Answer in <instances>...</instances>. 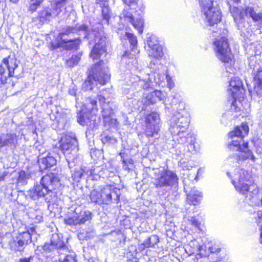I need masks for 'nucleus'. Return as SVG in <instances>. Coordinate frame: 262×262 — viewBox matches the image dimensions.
I'll list each match as a JSON object with an SVG mask.
<instances>
[{"mask_svg": "<svg viewBox=\"0 0 262 262\" xmlns=\"http://www.w3.org/2000/svg\"><path fill=\"white\" fill-rule=\"evenodd\" d=\"M76 209L69 212L67 217L64 219V223L69 226H77L79 225Z\"/></svg>", "mask_w": 262, "mask_h": 262, "instance_id": "31", "label": "nucleus"}, {"mask_svg": "<svg viewBox=\"0 0 262 262\" xmlns=\"http://www.w3.org/2000/svg\"><path fill=\"white\" fill-rule=\"evenodd\" d=\"M147 43L148 49L160 45L158 38L154 35H151L147 37Z\"/></svg>", "mask_w": 262, "mask_h": 262, "instance_id": "37", "label": "nucleus"}, {"mask_svg": "<svg viewBox=\"0 0 262 262\" xmlns=\"http://www.w3.org/2000/svg\"><path fill=\"white\" fill-rule=\"evenodd\" d=\"M151 74H156V78L157 80H158L159 78H160V81L159 83H155L156 84L160 85L161 82L163 80L164 75H160L159 73H155H155H151Z\"/></svg>", "mask_w": 262, "mask_h": 262, "instance_id": "51", "label": "nucleus"}, {"mask_svg": "<svg viewBox=\"0 0 262 262\" xmlns=\"http://www.w3.org/2000/svg\"><path fill=\"white\" fill-rule=\"evenodd\" d=\"M185 134L181 135L174 138L176 140L178 143L183 144L186 143H188V150L189 152L196 151L198 147L195 146L196 137L194 134L189 133L187 134V136Z\"/></svg>", "mask_w": 262, "mask_h": 262, "instance_id": "21", "label": "nucleus"}, {"mask_svg": "<svg viewBox=\"0 0 262 262\" xmlns=\"http://www.w3.org/2000/svg\"><path fill=\"white\" fill-rule=\"evenodd\" d=\"M249 66L252 70V73L254 76V91L259 97L262 96V68L256 61L255 58L252 57L249 60Z\"/></svg>", "mask_w": 262, "mask_h": 262, "instance_id": "15", "label": "nucleus"}, {"mask_svg": "<svg viewBox=\"0 0 262 262\" xmlns=\"http://www.w3.org/2000/svg\"><path fill=\"white\" fill-rule=\"evenodd\" d=\"M18 65L16 60L13 58H4L0 64V80L2 83L7 82V78L12 76L17 77Z\"/></svg>", "mask_w": 262, "mask_h": 262, "instance_id": "10", "label": "nucleus"}, {"mask_svg": "<svg viewBox=\"0 0 262 262\" xmlns=\"http://www.w3.org/2000/svg\"><path fill=\"white\" fill-rule=\"evenodd\" d=\"M48 203H49L50 204H53V202H51L50 201H48Z\"/></svg>", "mask_w": 262, "mask_h": 262, "instance_id": "60", "label": "nucleus"}, {"mask_svg": "<svg viewBox=\"0 0 262 262\" xmlns=\"http://www.w3.org/2000/svg\"><path fill=\"white\" fill-rule=\"evenodd\" d=\"M61 150L66 157L70 168L72 163H75L77 159L78 151L77 140L74 134L66 135L60 141Z\"/></svg>", "mask_w": 262, "mask_h": 262, "instance_id": "5", "label": "nucleus"}, {"mask_svg": "<svg viewBox=\"0 0 262 262\" xmlns=\"http://www.w3.org/2000/svg\"><path fill=\"white\" fill-rule=\"evenodd\" d=\"M246 12L249 14V17H250L255 23H257L258 26L260 28L262 27V12L257 13L254 11L253 8L247 7Z\"/></svg>", "mask_w": 262, "mask_h": 262, "instance_id": "30", "label": "nucleus"}, {"mask_svg": "<svg viewBox=\"0 0 262 262\" xmlns=\"http://www.w3.org/2000/svg\"><path fill=\"white\" fill-rule=\"evenodd\" d=\"M160 177L163 180H177L178 178L176 173L169 170H164L161 172Z\"/></svg>", "mask_w": 262, "mask_h": 262, "instance_id": "35", "label": "nucleus"}, {"mask_svg": "<svg viewBox=\"0 0 262 262\" xmlns=\"http://www.w3.org/2000/svg\"><path fill=\"white\" fill-rule=\"evenodd\" d=\"M160 78L157 80L155 74H146L142 78L141 76L134 75L130 78L133 85L136 89L146 90L154 86V83H159Z\"/></svg>", "mask_w": 262, "mask_h": 262, "instance_id": "13", "label": "nucleus"}, {"mask_svg": "<svg viewBox=\"0 0 262 262\" xmlns=\"http://www.w3.org/2000/svg\"><path fill=\"white\" fill-rule=\"evenodd\" d=\"M120 18L126 23H130L140 34L142 33L144 20L141 16L136 18L135 20L132 13L128 10L124 9L120 15Z\"/></svg>", "mask_w": 262, "mask_h": 262, "instance_id": "17", "label": "nucleus"}, {"mask_svg": "<svg viewBox=\"0 0 262 262\" xmlns=\"http://www.w3.org/2000/svg\"><path fill=\"white\" fill-rule=\"evenodd\" d=\"M97 101L95 100H90V103L87 104L89 112H85L82 109L78 114L77 121L82 125H95L96 116L92 115L95 114V110L97 111Z\"/></svg>", "mask_w": 262, "mask_h": 262, "instance_id": "12", "label": "nucleus"}, {"mask_svg": "<svg viewBox=\"0 0 262 262\" xmlns=\"http://www.w3.org/2000/svg\"><path fill=\"white\" fill-rule=\"evenodd\" d=\"M125 37L128 40L133 48L135 47L137 45V39L133 34L125 32Z\"/></svg>", "mask_w": 262, "mask_h": 262, "instance_id": "40", "label": "nucleus"}, {"mask_svg": "<svg viewBox=\"0 0 262 262\" xmlns=\"http://www.w3.org/2000/svg\"><path fill=\"white\" fill-rule=\"evenodd\" d=\"M31 257L21 258L19 259V262H31Z\"/></svg>", "mask_w": 262, "mask_h": 262, "instance_id": "55", "label": "nucleus"}, {"mask_svg": "<svg viewBox=\"0 0 262 262\" xmlns=\"http://www.w3.org/2000/svg\"><path fill=\"white\" fill-rule=\"evenodd\" d=\"M249 132V127L246 123H243L241 126H236L234 130L230 132L229 134V137L232 139L231 142L228 143V148L230 150L240 151L244 152L246 155L243 156L245 159H249L254 161L255 157L252 152L248 149V142H243L241 145V142L243 138L248 134Z\"/></svg>", "mask_w": 262, "mask_h": 262, "instance_id": "2", "label": "nucleus"}, {"mask_svg": "<svg viewBox=\"0 0 262 262\" xmlns=\"http://www.w3.org/2000/svg\"><path fill=\"white\" fill-rule=\"evenodd\" d=\"M260 235H259V242L261 244H262V226L261 227L260 229Z\"/></svg>", "mask_w": 262, "mask_h": 262, "instance_id": "56", "label": "nucleus"}, {"mask_svg": "<svg viewBox=\"0 0 262 262\" xmlns=\"http://www.w3.org/2000/svg\"><path fill=\"white\" fill-rule=\"evenodd\" d=\"M10 2H11L13 3L16 4L17 3H18L19 0H10Z\"/></svg>", "mask_w": 262, "mask_h": 262, "instance_id": "57", "label": "nucleus"}, {"mask_svg": "<svg viewBox=\"0 0 262 262\" xmlns=\"http://www.w3.org/2000/svg\"><path fill=\"white\" fill-rule=\"evenodd\" d=\"M189 118L188 114L184 111H176L170 120L169 130L175 138L183 135L188 129Z\"/></svg>", "mask_w": 262, "mask_h": 262, "instance_id": "6", "label": "nucleus"}, {"mask_svg": "<svg viewBox=\"0 0 262 262\" xmlns=\"http://www.w3.org/2000/svg\"><path fill=\"white\" fill-rule=\"evenodd\" d=\"M201 12L209 25L217 24L221 20V13L213 0H199Z\"/></svg>", "mask_w": 262, "mask_h": 262, "instance_id": "7", "label": "nucleus"}, {"mask_svg": "<svg viewBox=\"0 0 262 262\" xmlns=\"http://www.w3.org/2000/svg\"><path fill=\"white\" fill-rule=\"evenodd\" d=\"M166 79L167 82V86L170 89H172L174 86V83L172 81V80H171L170 77L169 75H166Z\"/></svg>", "mask_w": 262, "mask_h": 262, "instance_id": "50", "label": "nucleus"}, {"mask_svg": "<svg viewBox=\"0 0 262 262\" xmlns=\"http://www.w3.org/2000/svg\"><path fill=\"white\" fill-rule=\"evenodd\" d=\"M101 137V141L103 144H114L117 142V140L111 136L104 134Z\"/></svg>", "mask_w": 262, "mask_h": 262, "instance_id": "39", "label": "nucleus"}, {"mask_svg": "<svg viewBox=\"0 0 262 262\" xmlns=\"http://www.w3.org/2000/svg\"><path fill=\"white\" fill-rule=\"evenodd\" d=\"M213 45L217 58L222 62L231 65L233 55L228 39L225 37L217 38L214 41Z\"/></svg>", "mask_w": 262, "mask_h": 262, "instance_id": "8", "label": "nucleus"}, {"mask_svg": "<svg viewBox=\"0 0 262 262\" xmlns=\"http://www.w3.org/2000/svg\"><path fill=\"white\" fill-rule=\"evenodd\" d=\"M227 32V31L226 30H224L223 31V32H224V33H226Z\"/></svg>", "mask_w": 262, "mask_h": 262, "instance_id": "61", "label": "nucleus"}, {"mask_svg": "<svg viewBox=\"0 0 262 262\" xmlns=\"http://www.w3.org/2000/svg\"><path fill=\"white\" fill-rule=\"evenodd\" d=\"M50 181L48 185H46L43 181H40L36 183L33 188L29 191V196L33 200H37L39 198L44 196L46 194L52 191V188L50 186L53 185V182Z\"/></svg>", "mask_w": 262, "mask_h": 262, "instance_id": "20", "label": "nucleus"}, {"mask_svg": "<svg viewBox=\"0 0 262 262\" xmlns=\"http://www.w3.org/2000/svg\"><path fill=\"white\" fill-rule=\"evenodd\" d=\"M234 2H235V3H238L240 0H232Z\"/></svg>", "mask_w": 262, "mask_h": 262, "instance_id": "59", "label": "nucleus"}, {"mask_svg": "<svg viewBox=\"0 0 262 262\" xmlns=\"http://www.w3.org/2000/svg\"><path fill=\"white\" fill-rule=\"evenodd\" d=\"M110 79L107 67L102 60L95 64L90 70L88 79L82 84L84 91L92 90L98 82L101 85L105 84Z\"/></svg>", "mask_w": 262, "mask_h": 262, "instance_id": "4", "label": "nucleus"}, {"mask_svg": "<svg viewBox=\"0 0 262 262\" xmlns=\"http://www.w3.org/2000/svg\"><path fill=\"white\" fill-rule=\"evenodd\" d=\"M230 10L238 29L244 31L246 29V26H248V24H246L244 20L245 16H249V14L246 12L247 7L244 9L236 7L231 8L230 6Z\"/></svg>", "mask_w": 262, "mask_h": 262, "instance_id": "18", "label": "nucleus"}, {"mask_svg": "<svg viewBox=\"0 0 262 262\" xmlns=\"http://www.w3.org/2000/svg\"><path fill=\"white\" fill-rule=\"evenodd\" d=\"M159 123L160 117L158 114L152 113L147 116L146 130L147 136L154 137L155 135L158 134L160 130Z\"/></svg>", "mask_w": 262, "mask_h": 262, "instance_id": "19", "label": "nucleus"}, {"mask_svg": "<svg viewBox=\"0 0 262 262\" xmlns=\"http://www.w3.org/2000/svg\"><path fill=\"white\" fill-rule=\"evenodd\" d=\"M60 178L59 177L57 174L51 172L43 176L41 180H60Z\"/></svg>", "mask_w": 262, "mask_h": 262, "instance_id": "42", "label": "nucleus"}, {"mask_svg": "<svg viewBox=\"0 0 262 262\" xmlns=\"http://www.w3.org/2000/svg\"><path fill=\"white\" fill-rule=\"evenodd\" d=\"M257 224L262 223V212L260 213H258L257 218L256 219Z\"/></svg>", "mask_w": 262, "mask_h": 262, "instance_id": "54", "label": "nucleus"}, {"mask_svg": "<svg viewBox=\"0 0 262 262\" xmlns=\"http://www.w3.org/2000/svg\"><path fill=\"white\" fill-rule=\"evenodd\" d=\"M102 116L104 118V122H107L110 120V117L113 114V110L109 107H102Z\"/></svg>", "mask_w": 262, "mask_h": 262, "instance_id": "38", "label": "nucleus"}, {"mask_svg": "<svg viewBox=\"0 0 262 262\" xmlns=\"http://www.w3.org/2000/svg\"><path fill=\"white\" fill-rule=\"evenodd\" d=\"M91 170H86L85 168L74 169L72 171V177L73 180L77 179H86V180H94V178L92 175Z\"/></svg>", "mask_w": 262, "mask_h": 262, "instance_id": "25", "label": "nucleus"}, {"mask_svg": "<svg viewBox=\"0 0 262 262\" xmlns=\"http://www.w3.org/2000/svg\"><path fill=\"white\" fill-rule=\"evenodd\" d=\"M79 225L84 224L86 222L92 219V213L83 208L78 207L75 208Z\"/></svg>", "mask_w": 262, "mask_h": 262, "instance_id": "27", "label": "nucleus"}, {"mask_svg": "<svg viewBox=\"0 0 262 262\" xmlns=\"http://www.w3.org/2000/svg\"><path fill=\"white\" fill-rule=\"evenodd\" d=\"M76 90L75 88V86H73L70 88L69 93L70 95H71L76 96Z\"/></svg>", "mask_w": 262, "mask_h": 262, "instance_id": "52", "label": "nucleus"}, {"mask_svg": "<svg viewBox=\"0 0 262 262\" xmlns=\"http://www.w3.org/2000/svg\"><path fill=\"white\" fill-rule=\"evenodd\" d=\"M194 184L193 181H184V189L187 193L186 202L189 205L196 206L201 203L203 198L202 192L193 190Z\"/></svg>", "mask_w": 262, "mask_h": 262, "instance_id": "14", "label": "nucleus"}, {"mask_svg": "<svg viewBox=\"0 0 262 262\" xmlns=\"http://www.w3.org/2000/svg\"><path fill=\"white\" fill-rule=\"evenodd\" d=\"M81 58V55L77 54L72 57L67 61V66L69 67H73L77 65Z\"/></svg>", "mask_w": 262, "mask_h": 262, "instance_id": "36", "label": "nucleus"}, {"mask_svg": "<svg viewBox=\"0 0 262 262\" xmlns=\"http://www.w3.org/2000/svg\"><path fill=\"white\" fill-rule=\"evenodd\" d=\"M36 227L33 226L27 229V231L18 233L17 235L9 242V247L11 250L14 252H23L24 247L26 246L32 242L31 232H35Z\"/></svg>", "mask_w": 262, "mask_h": 262, "instance_id": "9", "label": "nucleus"}, {"mask_svg": "<svg viewBox=\"0 0 262 262\" xmlns=\"http://www.w3.org/2000/svg\"><path fill=\"white\" fill-rule=\"evenodd\" d=\"M227 174L228 175H229V172H227Z\"/></svg>", "mask_w": 262, "mask_h": 262, "instance_id": "63", "label": "nucleus"}, {"mask_svg": "<svg viewBox=\"0 0 262 262\" xmlns=\"http://www.w3.org/2000/svg\"><path fill=\"white\" fill-rule=\"evenodd\" d=\"M232 183L236 190L241 193H245L249 190V186L244 181H232Z\"/></svg>", "mask_w": 262, "mask_h": 262, "instance_id": "34", "label": "nucleus"}, {"mask_svg": "<svg viewBox=\"0 0 262 262\" xmlns=\"http://www.w3.org/2000/svg\"><path fill=\"white\" fill-rule=\"evenodd\" d=\"M25 172L24 171H21L19 173V178L17 180H23L24 179H28L25 177Z\"/></svg>", "mask_w": 262, "mask_h": 262, "instance_id": "53", "label": "nucleus"}, {"mask_svg": "<svg viewBox=\"0 0 262 262\" xmlns=\"http://www.w3.org/2000/svg\"><path fill=\"white\" fill-rule=\"evenodd\" d=\"M90 27L86 24L77 25L75 27H68L62 32L60 33L57 38V43H53L52 45L53 49L58 47H62L63 44L68 43L67 48L68 49H77L80 43V40L77 39H68L66 37L74 33H79L80 32H84L85 34V37L89 38L93 36L95 37L93 41L91 40L90 44L94 43L95 45L92 50L90 56L93 59H97L103 55H106V49L105 47V37L100 33L93 31L90 32Z\"/></svg>", "mask_w": 262, "mask_h": 262, "instance_id": "1", "label": "nucleus"}, {"mask_svg": "<svg viewBox=\"0 0 262 262\" xmlns=\"http://www.w3.org/2000/svg\"><path fill=\"white\" fill-rule=\"evenodd\" d=\"M68 0H60L51 4L50 7L43 8L39 13V20L42 23L50 21L57 16L62 11V9L67 4Z\"/></svg>", "mask_w": 262, "mask_h": 262, "instance_id": "11", "label": "nucleus"}, {"mask_svg": "<svg viewBox=\"0 0 262 262\" xmlns=\"http://www.w3.org/2000/svg\"><path fill=\"white\" fill-rule=\"evenodd\" d=\"M178 102L179 103V107H180V110L181 111L184 110V104L181 101L180 99V95L178 94H176L173 96V100L171 101V104L172 106L173 105H176Z\"/></svg>", "mask_w": 262, "mask_h": 262, "instance_id": "41", "label": "nucleus"}, {"mask_svg": "<svg viewBox=\"0 0 262 262\" xmlns=\"http://www.w3.org/2000/svg\"><path fill=\"white\" fill-rule=\"evenodd\" d=\"M228 90L234 99V102H232L233 105L236 100L241 101V99L243 98L245 90L239 77H234L231 79Z\"/></svg>", "mask_w": 262, "mask_h": 262, "instance_id": "16", "label": "nucleus"}, {"mask_svg": "<svg viewBox=\"0 0 262 262\" xmlns=\"http://www.w3.org/2000/svg\"><path fill=\"white\" fill-rule=\"evenodd\" d=\"M123 168L125 170H129L133 167V160L132 159H122Z\"/></svg>", "mask_w": 262, "mask_h": 262, "instance_id": "44", "label": "nucleus"}, {"mask_svg": "<svg viewBox=\"0 0 262 262\" xmlns=\"http://www.w3.org/2000/svg\"><path fill=\"white\" fill-rule=\"evenodd\" d=\"M51 242L56 250L61 249L63 250L67 248L65 242L58 234H54L52 235Z\"/></svg>", "mask_w": 262, "mask_h": 262, "instance_id": "29", "label": "nucleus"}, {"mask_svg": "<svg viewBox=\"0 0 262 262\" xmlns=\"http://www.w3.org/2000/svg\"><path fill=\"white\" fill-rule=\"evenodd\" d=\"M107 1L108 0H96V3L100 4V6L103 7L102 10L103 23L108 25L110 17Z\"/></svg>", "mask_w": 262, "mask_h": 262, "instance_id": "28", "label": "nucleus"}, {"mask_svg": "<svg viewBox=\"0 0 262 262\" xmlns=\"http://www.w3.org/2000/svg\"><path fill=\"white\" fill-rule=\"evenodd\" d=\"M123 3L131 9H135L137 8L138 0H122Z\"/></svg>", "mask_w": 262, "mask_h": 262, "instance_id": "45", "label": "nucleus"}, {"mask_svg": "<svg viewBox=\"0 0 262 262\" xmlns=\"http://www.w3.org/2000/svg\"><path fill=\"white\" fill-rule=\"evenodd\" d=\"M250 203L252 205H262V192L257 187L253 189L250 192L249 196H247Z\"/></svg>", "mask_w": 262, "mask_h": 262, "instance_id": "26", "label": "nucleus"}, {"mask_svg": "<svg viewBox=\"0 0 262 262\" xmlns=\"http://www.w3.org/2000/svg\"><path fill=\"white\" fill-rule=\"evenodd\" d=\"M17 145V137L14 134L0 135V148L8 147L14 148Z\"/></svg>", "mask_w": 262, "mask_h": 262, "instance_id": "22", "label": "nucleus"}, {"mask_svg": "<svg viewBox=\"0 0 262 262\" xmlns=\"http://www.w3.org/2000/svg\"><path fill=\"white\" fill-rule=\"evenodd\" d=\"M123 153H122V152H120V153L119 154V155L121 156V158H122V159L123 158Z\"/></svg>", "mask_w": 262, "mask_h": 262, "instance_id": "58", "label": "nucleus"}, {"mask_svg": "<svg viewBox=\"0 0 262 262\" xmlns=\"http://www.w3.org/2000/svg\"><path fill=\"white\" fill-rule=\"evenodd\" d=\"M176 108L178 109V107H176ZM175 108H173V110H174Z\"/></svg>", "mask_w": 262, "mask_h": 262, "instance_id": "62", "label": "nucleus"}, {"mask_svg": "<svg viewBox=\"0 0 262 262\" xmlns=\"http://www.w3.org/2000/svg\"><path fill=\"white\" fill-rule=\"evenodd\" d=\"M120 196V189L111 184L105 185L100 191L92 190L89 194L91 202L106 205L118 204Z\"/></svg>", "mask_w": 262, "mask_h": 262, "instance_id": "3", "label": "nucleus"}, {"mask_svg": "<svg viewBox=\"0 0 262 262\" xmlns=\"http://www.w3.org/2000/svg\"><path fill=\"white\" fill-rule=\"evenodd\" d=\"M40 155L38 162L39 166V169L41 171L47 169L49 167H51L56 164L57 161L56 159L50 153Z\"/></svg>", "mask_w": 262, "mask_h": 262, "instance_id": "23", "label": "nucleus"}, {"mask_svg": "<svg viewBox=\"0 0 262 262\" xmlns=\"http://www.w3.org/2000/svg\"><path fill=\"white\" fill-rule=\"evenodd\" d=\"M62 262H77V260L75 256L67 255L65 256Z\"/></svg>", "mask_w": 262, "mask_h": 262, "instance_id": "49", "label": "nucleus"}, {"mask_svg": "<svg viewBox=\"0 0 262 262\" xmlns=\"http://www.w3.org/2000/svg\"><path fill=\"white\" fill-rule=\"evenodd\" d=\"M41 4V2L38 0H31V4L29 7V10L34 12L36 11L38 6Z\"/></svg>", "mask_w": 262, "mask_h": 262, "instance_id": "46", "label": "nucleus"}, {"mask_svg": "<svg viewBox=\"0 0 262 262\" xmlns=\"http://www.w3.org/2000/svg\"><path fill=\"white\" fill-rule=\"evenodd\" d=\"M191 224L198 229L200 228L201 222L195 216L191 217L190 220Z\"/></svg>", "mask_w": 262, "mask_h": 262, "instance_id": "48", "label": "nucleus"}, {"mask_svg": "<svg viewBox=\"0 0 262 262\" xmlns=\"http://www.w3.org/2000/svg\"><path fill=\"white\" fill-rule=\"evenodd\" d=\"M166 98L165 94L161 91L155 90L147 94L142 101L144 105H149L156 103L157 101L164 100Z\"/></svg>", "mask_w": 262, "mask_h": 262, "instance_id": "24", "label": "nucleus"}, {"mask_svg": "<svg viewBox=\"0 0 262 262\" xmlns=\"http://www.w3.org/2000/svg\"><path fill=\"white\" fill-rule=\"evenodd\" d=\"M106 91H104L102 93V95H100L98 96L99 101L100 104L101 105V108L103 107H105V100L106 99L105 97Z\"/></svg>", "mask_w": 262, "mask_h": 262, "instance_id": "47", "label": "nucleus"}, {"mask_svg": "<svg viewBox=\"0 0 262 262\" xmlns=\"http://www.w3.org/2000/svg\"><path fill=\"white\" fill-rule=\"evenodd\" d=\"M42 249L46 253L56 250L51 241L50 243H45L42 246Z\"/></svg>", "mask_w": 262, "mask_h": 262, "instance_id": "43", "label": "nucleus"}, {"mask_svg": "<svg viewBox=\"0 0 262 262\" xmlns=\"http://www.w3.org/2000/svg\"><path fill=\"white\" fill-rule=\"evenodd\" d=\"M147 53L149 56L155 58L161 57L163 55L162 47L160 45L148 49Z\"/></svg>", "mask_w": 262, "mask_h": 262, "instance_id": "33", "label": "nucleus"}, {"mask_svg": "<svg viewBox=\"0 0 262 262\" xmlns=\"http://www.w3.org/2000/svg\"><path fill=\"white\" fill-rule=\"evenodd\" d=\"M159 238L157 235H151L142 243L144 248H152L159 243Z\"/></svg>", "mask_w": 262, "mask_h": 262, "instance_id": "32", "label": "nucleus"}]
</instances>
